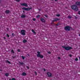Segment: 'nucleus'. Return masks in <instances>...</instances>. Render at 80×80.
Segmentation results:
<instances>
[{"label":"nucleus","instance_id":"obj_43","mask_svg":"<svg viewBox=\"0 0 80 80\" xmlns=\"http://www.w3.org/2000/svg\"><path fill=\"white\" fill-rule=\"evenodd\" d=\"M79 59L80 60V57H79Z\"/></svg>","mask_w":80,"mask_h":80},{"label":"nucleus","instance_id":"obj_15","mask_svg":"<svg viewBox=\"0 0 80 80\" xmlns=\"http://www.w3.org/2000/svg\"><path fill=\"white\" fill-rule=\"evenodd\" d=\"M19 63L20 65H23V64H24V63L23 62H19Z\"/></svg>","mask_w":80,"mask_h":80},{"label":"nucleus","instance_id":"obj_28","mask_svg":"<svg viewBox=\"0 0 80 80\" xmlns=\"http://www.w3.org/2000/svg\"><path fill=\"white\" fill-rule=\"evenodd\" d=\"M69 57H72V54H69Z\"/></svg>","mask_w":80,"mask_h":80},{"label":"nucleus","instance_id":"obj_27","mask_svg":"<svg viewBox=\"0 0 80 80\" xmlns=\"http://www.w3.org/2000/svg\"><path fill=\"white\" fill-rule=\"evenodd\" d=\"M6 35L8 37H10V36H9L8 34H7Z\"/></svg>","mask_w":80,"mask_h":80},{"label":"nucleus","instance_id":"obj_3","mask_svg":"<svg viewBox=\"0 0 80 80\" xmlns=\"http://www.w3.org/2000/svg\"><path fill=\"white\" fill-rule=\"evenodd\" d=\"M37 53V57H40V58H43V56L41 55L40 54V52H38Z\"/></svg>","mask_w":80,"mask_h":80},{"label":"nucleus","instance_id":"obj_42","mask_svg":"<svg viewBox=\"0 0 80 80\" xmlns=\"http://www.w3.org/2000/svg\"><path fill=\"white\" fill-rule=\"evenodd\" d=\"M55 0V1H57V0Z\"/></svg>","mask_w":80,"mask_h":80},{"label":"nucleus","instance_id":"obj_6","mask_svg":"<svg viewBox=\"0 0 80 80\" xmlns=\"http://www.w3.org/2000/svg\"><path fill=\"white\" fill-rule=\"evenodd\" d=\"M21 5H22V6H25V7H28L27 3H21Z\"/></svg>","mask_w":80,"mask_h":80},{"label":"nucleus","instance_id":"obj_18","mask_svg":"<svg viewBox=\"0 0 80 80\" xmlns=\"http://www.w3.org/2000/svg\"><path fill=\"white\" fill-rule=\"evenodd\" d=\"M6 62L7 63H9V64H11V63L10 62V61H9L8 60H7Z\"/></svg>","mask_w":80,"mask_h":80},{"label":"nucleus","instance_id":"obj_38","mask_svg":"<svg viewBox=\"0 0 80 80\" xmlns=\"http://www.w3.org/2000/svg\"><path fill=\"white\" fill-rule=\"evenodd\" d=\"M7 30H8V28H7Z\"/></svg>","mask_w":80,"mask_h":80},{"label":"nucleus","instance_id":"obj_1","mask_svg":"<svg viewBox=\"0 0 80 80\" xmlns=\"http://www.w3.org/2000/svg\"><path fill=\"white\" fill-rule=\"evenodd\" d=\"M71 7L72 10H75V11H78V7L75 5H72Z\"/></svg>","mask_w":80,"mask_h":80},{"label":"nucleus","instance_id":"obj_4","mask_svg":"<svg viewBox=\"0 0 80 80\" xmlns=\"http://www.w3.org/2000/svg\"><path fill=\"white\" fill-rule=\"evenodd\" d=\"M22 10H24L27 11H29V10H30L32 9V8H26L23 7L22 8Z\"/></svg>","mask_w":80,"mask_h":80},{"label":"nucleus","instance_id":"obj_41","mask_svg":"<svg viewBox=\"0 0 80 80\" xmlns=\"http://www.w3.org/2000/svg\"><path fill=\"white\" fill-rule=\"evenodd\" d=\"M75 18H76V19L77 18V17H75Z\"/></svg>","mask_w":80,"mask_h":80},{"label":"nucleus","instance_id":"obj_10","mask_svg":"<svg viewBox=\"0 0 80 80\" xmlns=\"http://www.w3.org/2000/svg\"><path fill=\"white\" fill-rule=\"evenodd\" d=\"M58 20H60V19L58 18H54V20H53V21L56 22Z\"/></svg>","mask_w":80,"mask_h":80},{"label":"nucleus","instance_id":"obj_12","mask_svg":"<svg viewBox=\"0 0 80 80\" xmlns=\"http://www.w3.org/2000/svg\"><path fill=\"white\" fill-rule=\"evenodd\" d=\"M27 74H26V73L25 72H23L22 73V76H25Z\"/></svg>","mask_w":80,"mask_h":80},{"label":"nucleus","instance_id":"obj_30","mask_svg":"<svg viewBox=\"0 0 80 80\" xmlns=\"http://www.w3.org/2000/svg\"><path fill=\"white\" fill-rule=\"evenodd\" d=\"M34 73H35V75H37V72H35Z\"/></svg>","mask_w":80,"mask_h":80},{"label":"nucleus","instance_id":"obj_14","mask_svg":"<svg viewBox=\"0 0 80 80\" xmlns=\"http://www.w3.org/2000/svg\"><path fill=\"white\" fill-rule=\"evenodd\" d=\"M5 12L6 13H10V11L8 10H6L5 11Z\"/></svg>","mask_w":80,"mask_h":80},{"label":"nucleus","instance_id":"obj_46","mask_svg":"<svg viewBox=\"0 0 80 80\" xmlns=\"http://www.w3.org/2000/svg\"><path fill=\"white\" fill-rule=\"evenodd\" d=\"M79 36H80V34L79 35Z\"/></svg>","mask_w":80,"mask_h":80},{"label":"nucleus","instance_id":"obj_11","mask_svg":"<svg viewBox=\"0 0 80 80\" xmlns=\"http://www.w3.org/2000/svg\"><path fill=\"white\" fill-rule=\"evenodd\" d=\"M21 17L22 18H25V17H26V15H25V14H22L21 16Z\"/></svg>","mask_w":80,"mask_h":80},{"label":"nucleus","instance_id":"obj_37","mask_svg":"<svg viewBox=\"0 0 80 80\" xmlns=\"http://www.w3.org/2000/svg\"><path fill=\"white\" fill-rule=\"evenodd\" d=\"M43 70L44 71V72H45V71H46V70H45V69H43Z\"/></svg>","mask_w":80,"mask_h":80},{"label":"nucleus","instance_id":"obj_29","mask_svg":"<svg viewBox=\"0 0 80 80\" xmlns=\"http://www.w3.org/2000/svg\"><path fill=\"white\" fill-rule=\"evenodd\" d=\"M75 60L76 61H78V58H76V59H75Z\"/></svg>","mask_w":80,"mask_h":80},{"label":"nucleus","instance_id":"obj_26","mask_svg":"<svg viewBox=\"0 0 80 80\" xmlns=\"http://www.w3.org/2000/svg\"><path fill=\"white\" fill-rule=\"evenodd\" d=\"M16 1L18 2L20 1V0H16Z\"/></svg>","mask_w":80,"mask_h":80},{"label":"nucleus","instance_id":"obj_45","mask_svg":"<svg viewBox=\"0 0 80 80\" xmlns=\"http://www.w3.org/2000/svg\"><path fill=\"white\" fill-rule=\"evenodd\" d=\"M57 26H58V24H57Z\"/></svg>","mask_w":80,"mask_h":80},{"label":"nucleus","instance_id":"obj_22","mask_svg":"<svg viewBox=\"0 0 80 80\" xmlns=\"http://www.w3.org/2000/svg\"><path fill=\"white\" fill-rule=\"evenodd\" d=\"M32 20L33 21H35V20H36V19H35V18H33V19H32Z\"/></svg>","mask_w":80,"mask_h":80},{"label":"nucleus","instance_id":"obj_19","mask_svg":"<svg viewBox=\"0 0 80 80\" xmlns=\"http://www.w3.org/2000/svg\"><path fill=\"white\" fill-rule=\"evenodd\" d=\"M5 75L7 77V76H8V75H9V73H6L5 74Z\"/></svg>","mask_w":80,"mask_h":80},{"label":"nucleus","instance_id":"obj_34","mask_svg":"<svg viewBox=\"0 0 80 80\" xmlns=\"http://www.w3.org/2000/svg\"><path fill=\"white\" fill-rule=\"evenodd\" d=\"M78 14H79V15H80V11H79L78 12Z\"/></svg>","mask_w":80,"mask_h":80},{"label":"nucleus","instance_id":"obj_8","mask_svg":"<svg viewBox=\"0 0 80 80\" xmlns=\"http://www.w3.org/2000/svg\"><path fill=\"white\" fill-rule=\"evenodd\" d=\"M47 75L49 77H52V74L50 72H48L47 73Z\"/></svg>","mask_w":80,"mask_h":80},{"label":"nucleus","instance_id":"obj_44","mask_svg":"<svg viewBox=\"0 0 80 80\" xmlns=\"http://www.w3.org/2000/svg\"><path fill=\"white\" fill-rule=\"evenodd\" d=\"M9 80H12V79H9Z\"/></svg>","mask_w":80,"mask_h":80},{"label":"nucleus","instance_id":"obj_23","mask_svg":"<svg viewBox=\"0 0 80 80\" xmlns=\"http://www.w3.org/2000/svg\"><path fill=\"white\" fill-rule=\"evenodd\" d=\"M22 59H23L24 60V59H25V58L24 57H23V56H22Z\"/></svg>","mask_w":80,"mask_h":80},{"label":"nucleus","instance_id":"obj_21","mask_svg":"<svg viewBox=\"0 0 80 80\" xmlns=\"http://www.w3.org/2000/svg\"><path fill=\"white\" fill-rule=\"evenodd\" d=\"M36 18H40V15L37 16L36 17Z\"/></svg>","mask_w":80,"mask_h":80},{"label":"nucleus","instance_id":"obj_25","mask_svg":"<svg viewBox=\"0 0 80 80\" xmlns=\"http://www.w3.org/2000/svg\"><path fill=\"white\" fill-rule=\"evenodd\" d=\"M68 18H72V17L70 16H68Z\"/></svg>","mask_w":80,"mask_h":80},{"label":"nucleus","instance_id":"obj_5","mask_svg":"<svg viewBox=\"0 0 80 80\" xmlns=\"http://www.w3.org/2000/svg\"><path fill=\"white\" fill-rule=\"evenodd\" d=\"M25 30H21V33L22 35H25Z\"/></svg>","mask_w":80,"mask_h":80},{"label":"nucleus","instance_id":"obj_32","mask_svg":"<svg viewBox=\"0 0 80 80\" xmlns=\"http://www.w3.org/2000/svg\"><path fill=\"white\" fill-rule=\"evenodd\" d=\"M58 58L59 60H60V57H58Z\"/></svg>","mask_w":80,"mask_h":80},{"label":"nucleus","instance_id":"obj_20","mask_svg":"<svg viewBox=\"0 0 80 80\" xmlns=\"http://www.w3.org/2000/svg\"><path fill=\"white\" fill-rule=\"evenodd\" d=\"M11 53H14V51H13V49H12L11 50Z\"/></svg>","mask_w":80,"mask_h":80},{"label":"nucleus","instance_id":"obj_16","mask_svg":"<svg viewBox=\"0 0 80 80\" xmlns=\"http://www.w3.org/2000/svg\"><path fill=\"white\" fill-rule=\"evenodd\" d=\"M27 42V41L26 40H24L23 41V43H26Z\"/></svg>","mask_w":80,"mask_h":80},{"label":"nucleus","instance_id":"obj_7","mask_svg":"<svg viewBox=\"0 0 80 80\" xmlns=\"http://www.w3.org/2000/svg\"><path fill=\"white\" fill-rule=\"evenodd\" d=\"M65 30L68 31L70 30V27L69 26H66L64 28Z\"/></svg>","mask_w":80,"mask_h":80},{"label":"nucleus","instance_id":"obj_9","mask_svg":"<svg viewBox=\"0 0 80 80\" xmlns=\"http://www.w3.org/2000/svg\"><path fill=\"white\" fill-rule=\"evenodd\" d=\"M40 20L42 22H43V23H45V20L43 19V18H41Z\"/></svg>","mask_w":80,"mask_h":80},{"label":"nucleus","instance_id":"obj_40","mask_svg":"<svg viewBox=\"0 0 80 80\" xmlns=\"http://www.w3.org/2000/svg\"><path fill=\"white\" fill-rule=\"evenodd\" d=\"M45 17H47V16L45 15Z\"/></svg>","mask_w":80,"mask_h":80},{"label":"nucleus","instance_id":"obj_36","mask_svg":"<svg viewBox=\"0 0 80 80\" xmlns=\"http://www.w3.org/2000/svg\"><path fill=\"white\" fill-rule=\"evenodd\" d=\"M18 52H20V49H18Z\"/></svg>","mask_w":80,"mask_h":80},{"label":"nucleus","instance_id":"obj_35","mask_svg":"<svg viewBox=\"0 0 80 80\" xmlns=\"http://www.w3.org/2000/svg\"><path fill=\"white\" fill-rule=\"evenodd\" d=\"M12 36H13L14 35V33H12Z\"/></svg>","mask_w":80,"mask_h":80},{"label":"nucleus","instance_id":"obj_13","mask_svg":"<svg viewBox=\"0 0 80 80\" xmlns=\"http://www.w3.org/2000/svg\"><path fill=\"white\" fill-rule=\"evenodd\" d=\"M76 5H80V2H77Z\"/></svg>","mask_w":80,"mask_h":80},{"label":"nucleus","instance_id":"obj_31","mask_svg":"<svg viewBox=\"0 0 80 80\" xmlns=\"http://www.w3.org/2000/svg\"><path fill=\"white\" fill-rule=\"evenodd\" d=\"M48 53L49 54H50V53H51V52H48Z\"/></svg>","mask_w":80,"mask_h":80},{"label":"nucleus","instance_id":"obj_24","mask_svg":"<svg viewBox=\"0 0 80 80\" xmlns=\"http://www.w3.org/2000/svg\"><path fill=\"white\" fill-rule=\"evenodd\" d=\"M57 17H60V14H57Z\"/></svg>","mask_w":80,"mask_h":80},{"label":"nucleus","instance_id":"obj_17","mask_svg":"<svg viewBox=\"0 0 80 80\" xmlns=\"http://www.w3.org/2000/svg\"><path fill=\"white\" fill-rule=\"evenodd\" d=\"M32 32L33 33H34V34H36V33L35 32V31L33 29H32Z\"/></svg>","mask_w":80,"mask_h":80},{"label":"nucleus","instance_id":"obj_2","mask_svg":"<svg viewBox=\"0 0 80 80\" xmlns=\"http://www.w3.org/2000/svg\"><path fill=\"white\" fill-rule=\"evenodd\" d=\"M62 48H64L65 50H71V49H72V47H65V46H63Z\"/></svg>","mask_w":80,"mask_h":80},{"label":"nucleus","instance_id":"obj_39","mask_svg":"<svg viewBox=\"0 0 80 80\" xmlns=\"http://www.w3.org/2000/svg\"><path fill=\"white\" fill-rule=\"evenodd\" d=\"M4 38V39H5V38H5V37H4V38Z\"/></svg>","mask_w":80,"mask_h":80},{"label":"nucleus","instance_id":"obj_33","mask_svg":"<svg viewBox=\"0 0 80 80\" xmlns=\"http://www.w3.org/2000/svg\"><path fill=\"white\" fill-rule=\"evenodd\" d=\"M27 68H28V69H29V67H28V66H27Z\"/></svg>","mask_w":80,"mask_h":80}]
</instances>
